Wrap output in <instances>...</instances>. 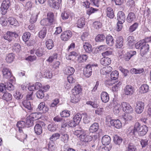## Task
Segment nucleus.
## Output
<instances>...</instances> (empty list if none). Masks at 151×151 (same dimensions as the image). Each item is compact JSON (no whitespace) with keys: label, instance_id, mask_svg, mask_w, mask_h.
I'll list each match as a JSON object with an SVG mask.
<instances>
[{"label":"nucleus","instance_id":"c03bdc74","mask_svg":"<svg viewBox=\"0 0 151 151\" xmlns=\"http://www.w3.org/2000/svg\"><path fill=\"white\" fill-rule=\"evenodd\" d=\"M105 38V36L103 34L98 35L96 37L95 39L96 42H101L104 41Z\"/></svg>","mask_w":151,"mask_h":151},{"label":"nucleus","instance_id":"39448f33","mask_svg":"<svg viewBox=\"0 0 151 151\" xmlns=\"http://www.w3.org/2000/svg\"><path fill=\"white\" fill-rule=\"evenodd\" d=\"M93 66V65L88 64L84 69L83 74L87 78H89L91 75L92 69V67Z\"/></svg>","mask_w":151,"mask_h":151},{"label":"nucleus","instance_id":"09e8293b","mask_svg":"<svg viewBox=\"0 0 151 151\" xmlns=\"http://www.w3.org/2000/svg\"><path fill=\"white\" fill-rule=\"evenodd\" d=\"M139 26V23L137 22H135L132 25L130 26L129 28V30L130 32H132L135 31L138 28Z\"/></svg>","mask_w":151,"mask_h":151},{"label":"nucleus","instance_id":"79ce46f5","mask_svg":"<svg viewBox=\"0 0 151 151\" xmlns=\"http://www.w3.org/2000/svg\"><path fill=\"white\" fill-rule=\"evenodd\" d=\"M82 117V115L79 113H78L75 115L73 118V120L76 123L78 124L81 120Z\"/></svg>","mask_w":151,"mask_h":151},{"label":"nucleus","instance_id":"aec40b11","mask_svg":"<svg viewBox=\"0 0 151 151\" xmlns=\"http://www.w3.org/2000/svg\"><path fill=\"white\" fill-rule=\"evenodd\" d=\"M83 47L85 51L87 52L90 53L92 51L91 45L88 42L83 43Z\"/></svg>","mask_w":151,"mask_h":151},{"label":"nucleus","instance_id":"3c124183","mask_svg":"<svg viewBox=\"0 0 151 151\" xmlns=\"http://www.w3.org/2000/svg\"><path fill=\"white\" fill-rule=\"evenodd\" d=\"M12 50L14 52H19L21 50L20 45L18 43H15L13 46Z\"/></svg>","mask_w":151,"mask_h":151},{"label":"nucleus","instance_id":"ddd939ff","mask_svg":"<svg viewBox=\"0 0 151 151\" xmlns=\"http://www.w3.org/2000/svg\"><path fill=\"white\" fill-rule=\"evenodd\" d=\"M136 19V16L134 13L133 12H130L127 15L126 21L128 23H132L135 21Z\"/></svg>","mask_w":151,"mask_h":151},{"label":"nucleus","instance_id":"72a5a7b5","mask_svg":"<svg viewBox=\"0 0 151 151\" xmlns=\"http://www.w3.org/2000/svg\"><path fill=\"white\" fill-rule=\"evenodd\" d=\"M3 99L7 102L10 101L12 99V96L11 94L5 92L3 95Z\"/></svg>","mask_w":151,"mask_h":151},{"label":"nucleus","instance_id":"412c9836","mask_svg":"<svg viewBox=\"0 0 151 151\" xmlns=\"http://www.w3.org/2000/svg\"><path fill=\"white\" fill-rule=\"evenodd\" d=\"M16 126L18 129V130L20 133L22 132V129L25 127H26L25 122L23 121H20L18 122Z\"/></svg>","mask_w":151,"mask_h":151},{"label":"nucleus","instance_id":"e433bc0d","mask_svg":"<svg viewBox=\"0 0 151 151\" xmlns=\"http://www.w3.org/2000/svg\"><path fill=\"white\" fill-rule=\"evenodd\" d=\"M47 33V29L46 27H44L39 32V36L41 39L44 38Z\"/></svg>","mask_w":151,"mask_h":151},{"label":"nucleus","instance_id":"c85d7f7f","mask_svg":"<svg viewBox=\"0 0 151 151\" xmlns=\"http://www.w3.org/2000/svg\"><path fill=\"white\" fill-rule=\"evenodd\" d=\"M106 42L109 46H112L114 43V40L112 36L109 35L106 37Z\"/></svg>","mask_w":151,"mask_h":151},{"label":"nucleus","instance_id":"4468645a","mask_svg":"<svg viewBox=\"0 0 151 151\" xmlns=\"http://www.w3.org/2000/svg\"><path fill=\"white\" fill-rule=\"evenodd\" d=\"M3 77L6 78H9L12 76L10 70L8 68H4L2 70Z\"/></svg>","mask_w":151,"mask_h":151},{"label":"nucleus","instance_id":"4be33fe9","mask_svg":"<svg viewBox=\"0 0 151 151\" xmlns=\"http://www.w3.org/2000/svg\"><path fill=\"white\" fill-rule=\"evenodd\" d=\"M111 59L108 57H103L101 60L100 62L101 64L104 65H107L111 63Z\"/></svg>","mask_w":151,"mask_h":151},{"label":"nucleus","instance_id":"6ab92c4d","mask_svg":"<svg viewBox=\"0 0 151 151\" xmlns=\"http://www.w3.org/2000/svg\"><path fill=\"white\" fill-rule=\"evenodd\" d=\"M101 97L102 101L104 103L107 102L109 100V94L106 92H102L101 94Z\"/></svg>","mask_w":151,"mask_h":151},{"label":"nucleus","instance_id":"9d476101","mask_svg":"<svg viewBox=\"0 0 151 151\" xmlns=\"http://www.w3.org/2000/svg\"><path fill=\"white\" fill-rule=\"evenodd\" d=\"M50 5L56 9H58L60 7L62 0H49Z\"/></svg>","mask_w":151,"mask_h":151},{"label":"nucleus","instance_id":"f257e3e1","mask_svg":"<svg viewBox=\"0 0 151 151\" xmlns=\"http://www.w3.org/2000/svg\"><path fill=\"white\" fill-rule=\"evenodd\" d=\"M148 127L145 125L141 126L138 122L136 123L134 127H130L128 129V132L131 135L134 136L138 134L139 136L145 135L148 131Z\"/></svg>","mask_w":151,"mask_h":151},{"label":"nucleus","instance_id":"9b49d317","mask_svg":"<svg viewBox=\"0 0 151 151\" xmlns=\"http://www.w3.org/2000/svg\"><path fill=\"white\" fill-rule=\"evenodd\" d=\"M125 18V14L123 12L119 11L118 12L117 14V20L120 24H123L124 22Z\"/></svg>","mask_w":151,"mask_h":151},{"label":"nucleus","instance_id":"7c9ffc66","mask_svg":"<svg viewBox=\"0 0 151 151\" xmlns=\"http://www.w3.org/2000/svg\"><path fill=\"white\" fill-rule=\"evenodd\" d=\"M128 45L129 48H132L134 44V37L132 36H129L128 37Z\"/></svg>","mask_w":151,"mask_h":151},{"label":"nucleus","instance_id":"603ef678","mask_svg":"<svg viewBox=\"0 0 151 151\" xmlns=\"http://www.w3.org/2000/svg\"><path fill=\"white\" fill-rule=\"evenodd\" d=\"M29 116L32 120L34 119V120H37L40 117V114L37 112L32 113Z\"/></svg>","mask_w":151,"mask_h":151},{"label":"nucleus","instance_id":"5701e85b","mask_svg":"<svg viewBox=\"0 0 151 151\" xmlns=\"http://www.w3.org/2000/svg\"><path fill=\"white\" fill-rule=\"evenodd\" d=\"M74 69L71 67H67L65 68L64 70L65 74L68 75H72L74 72Z\"/></svg>","mask_w":151,"mask_h":151},{"label":"nucleus","instance_id":"b1692460","mask_svg":"<svg viewBox=\"0 0 151 151\" xmlns=\"http://www.w3.org/2000/svg\"><path fill=\"white\" fill-rule=\"evenodd\" d=\"M123 39L122 37L120 36L117 37L116 40V45L118 48H121L123 45Z\"/></svg>","mask_w":151,"mask_h":151},{"label":"nucleus","instance_id":"4d7b16f0","mask_svg":"<svg viewBox=\"0 0 151 151\" xmlns=\"http://www.w3.org/2000/svg\"><path fill=\"white\" fill-rule=\"evenodd\" d=\"M60 134L58 133H56L52 134V136L50 137V141L53 142L54 141H55L57 139H59L60 137Z\"/></svg>","mask_w":151,"mask_h":151},{"label":"nucleus","instance_id":"13d9d810","mask_svg":"<svg viewBox=\"0 0 151 151\" xmlns=\"http://www.w3.org/2000/svg\"><path fill=\"white\" fill-rule=\"evenodd\" d=\"M70 13L67 11H64L61 14V17L63 20L68 19L70 16Z\"/></svg>","mask_w":151,"mask_h":151},{"label":"nucleus","instance_id":"bb28decb","mask_svg":"<svg viewBox=\"0 0 151 151\" xmlns=\"http://www.w3.org/2000/svg\"><path fill=\"white\" fill-rule=\"evenodd\" d=\"M106 15L110 18L112 19L114 17V14L113 9L110 7H107L106 9Z\"/></svg>","mask_w":151,"mask_h":151},{"label":"nucleus","instance_id":"2eb2a0df","mask_svg":"<svg viewBox=\"0 0 151 151\" xmlns=\"http://www.w3.org/2000/svg\"><path fill=\"white\" fill-rule=\"evenodd\" d=\"M110 122L111 125L117 129H119L122 127V123L119 119H112L110 120Z\"/></svg>","mask_w":151,"mask_h":151},{"label":"nucleus","instance_id":"6e6d98bb","mask_svg":"<svg viewBox=\"0 0 151 151\" xmlns=\"http://www.w3.org/2000/svg\"><path fill=\"white\" fill-rule=\"evenodd\" d=\"M119 76L118 72L117 71H113L111 74L110 76L111 79L115 80L117 79Z\"/></svg>","mask_w":151,"mask_h":151},{"label":"nucleus","instance_id":"2f4dec72","mask_svg":"<svg viewBox=\"0 0 151 151\" xmlns=\"http://www.w3.org/2000/svg\"><path fill=\"white\" fill-rule=\"evenodd\" d=\"M85 20L84 18H81L79 19L77 21V25L78 27L82 28L85 25Z\"/></svg>","mask_w":151,"mask_h":151},{"label":"nucleus","instance_id":"de8ad7c7","mask_svg":"<svg viewBox=\"0 0 151 151\" xmlns=\"http://www.w3.org/2000/svg\"><path fill=\"white\" fill-rule=\"evenodd\" d=\"M87 58V56L86 55H80L78 58L77 61L79 63L83 62L86 60Z\"/></svg>","mask_w":151,"mask_h":151},{"label":"nucleus","instance_id":"0e129e2a","mask_svg":"<svg viewBox=\"0 0 151 151\" xmlns=\"http://www.w3.org/2000/svg\"><path fill=\"white\" fill-rule=\"evenodd\" d=\"M70 112L69 111H63L60 113V115L63 117H68L70 116Z\"/></svg>","mask_w":151,"mask_h":151},{"label":"nucleus","instance_id":"5fc2aeb1","mask_svg":"<svg viewBox=\"0 0 151 151\" xmlns=\"http://www.w3.org/2000/svg\"><path fill=\"white\" fill-rule=\"evenodd\" d=\"M79 101V96L78 95H73L72 96L70 101L71 102L76 103H78Z\"/></svg>","mask_w":151,"mask_h":151},{"label":"nucleus","instance_id":"423d86ee","mask_svg":"<svg viewBox=\"0 0 151 151\" xmlns=\"http://www.w3.org/2000/svg\"><path fill=\"white\" fill-rule=\"evenodd\" d=\"M18 36V35L15 32H12L10 31H8L3 36V38L5 40L10 42L12 40L14 37H16Z\"/></svg>","mask_w":151,"mask_h":151},{"label":"nucleus","instance_id":"473e14b6","mask_svg":"<svg viewBox=\"0 0 151 151\" xmlns=\"http://www.w3.org/2000/svg\"><path fill=\"white\" fill-rule=\"evenodd\" d=\"M22 104L23 106L28 110H31L32 109L30 101L27 100H24L22 102Z\"/></svg>","mask_w":151,"mask_h":151},{"label":"nucleus","instance_id":"bf43d9fd","mask_svg":"<svg viewBox=\"0 0 151 151\" xmlns=\"http://www.w3.org/2000/svg\"><path fill=\"white\" fill-rule=\"evenodd\" d=\"M82 141L85 142H88L91 141L93 137L92 135H90V134H88V133H87V135L86 136V139H84V137L82 136Z\"/></svg>","mask_w":151,"mask_h":151},{"label":"nucleus","instance_id":"8fccbe9b","mask_svg":"<svg viewBox=\"0 0 151 151\" xmlns=\"http://www.w3.org/2000/svg\"><path fill=\"white\" fill-rule=\"evenodd\" d=\"M31 36V34L30 32H27L24 33L22 36V39L23 40L26 42L29 40Z\"/></svg>","mask_w":151,"mask_h":151},{"label":"nucleus","instance_id":"6e6552de","mask_svg":"<svg viewBox=\"0 0 151 151\" xmlns=\"http://www.w3.org/2000/svg\"><path fill=\"white\" fill-rule=\"evenodd\" d=\"M136 105L135 109L136 112L139 114L141 113L144 109V103L142 101H137L136 102Z\"/></svg>","mask_w":151,"mask_h":151},{"label":"nucleus","instance_id":"58836bf2","mask_svg":"<svg viewBox=\"0 0 151 151\" xmlns=\"http://www.w3.org/2000/svg\"><path fill=\"white\" fill-rule=\"evenodd\" d=\"M113 140L115 144L119 145L122 141V139L118 135H115L114 136Z\"/></svg>","mask_w":151,"mask_h":151},{"label":"nucleus","instance_id":"338daca9","mask_svg":"<svg viewBox=\"0 0 151 151\" xmlns=\"http://www.w3.org/2000/svg\"><path fill=\"white\" fill-rule=\"evenodd\" d=\"M126 151H137V148L136 146L132 144H130L128 146L127 150Z\"/></svg>","mask_w":151,"mask_h":151},{"label":"nucleus","instance_id":"052dcab7","mask_svg":"<svg viewBox=\"0 0 151 151\" xmlns=\"http://www.w3.org/2000/svg\"><path fill=\"white\" fill-rule=\"evenodd\" d=\"M38 14H32L30 19V22L31 24H33L36 21L37 18Z\"/></svg>","mask_w":151,"mask_h":151},{"label":"nucleus","instance_id":"393cba45","mask_svg":"<svg viewBox=\"0 0 151 151\" xmlns=\"http://www.w3.org/2000/svg\"><path fill=\"white\" fill-rule=\"evenodd\" d=\"M101 142L104 145H108L110 142L111 138L108 135H105L102 138Z\"/></svg>","mask_w":151,"mask_h":151},{"label":"nucleus","instance_id":"a211bd4d","mask_svg":"<svg viewBox=\"0 0 151 151\" xmlns=\"http://www.w3.org/2000/svg\"><path fill=\"white\" fill-rule=\"evenodd\" d=\"M99 124L97 123H94L90 127L89 130L90 133H93L96 132L99 129Z\"/></svg>","mask_w":151,"mask_h":151},{"label":"nucleus","instance_id":"f03ea898","mask_svg":"<svg viewBox=\"0 0 151 151\" xmlns=\"http://www.w3.org/2000/svg\"><path fill=\"white\" fill-rule=\"evenodd\" d=\"M136 49H140V54L142 57L143 56L149 51V46L148 43L144 42L143 41H140L135 44Z\"/></svg>","mask_w":151,"mask_h":151},{"label":"nucleus","instance_id":"c756f323","mask_svg":"<svg viewBox=\"0 0 151 151\" xmlns=\"http://www.w3.org/2000/svg\"><path fill=\"white\" fill-rule=\"evenodd\" d=\"M44 48L39 47L35 50V54L38 57H40L44 54Z\"/></svg>","mask_w":151,"mask_h":151},{"label":"nucleus","instance_id":"49530a36","mask_svg":"<svg viewBox=\"0 0 151 151\" xmlns=\"http://www.w3.org/2000/svg\"><path fill=\"white\" fill-rule=\"evenodd\" d=\"M69 139L68 135L67 134L62 133L60 137L61 140L64 143H67Z\"/></svg>","mask_w":151,"mask_h":151},{"label":"nucleus","instance_id":"0eeeda50","mask_svg":"<svg viewBox=\"0 0 151 151\" xmlns=\"http://www.w3.org/2000/svg\"><path fill=\"white\" fill-rule=\"evenodd\" d=\"M72 36V33L69 30L63 32L61 34L60 37L63 41L68 40Z\"/></svg>","mask_w":151,"mask_h":151},{"label":"nucleus","instance_id":"f8f14e48","mask_svg":"<svg viewBox=\"0 0 151 151\" xmlns=\"http://www.w3.org/2000/svg\"><path fill=\"white\" fill-rule=\"evenodd\" d=\"M38 109L41 113H45L49 110L48 107L45 105V102H43L40 103L38 105Z\"/></svg>","mask_w":151,"mask_h":151},{"label":"nucleus","instance_id":"7ed1b4c3","mask_svg":"<svg viewBox=\"0 0 151 151\" xmlns=\"http://www.w3.org/2000/svg\"><path fill=\"white\" fill-rule=\"evenodd\" d=\"M11 6L9 0H4L0 7L1 12L2 15H4L7 13L8 9Z\"/></svg>","mask_w":151,"mask_h":151},{"label":"nucleus","instance_id":"37998d69","mask_svg":"<svg viewBox=\"0 0 151 151\" xmlns=\"http://www.w3.org/2000/svg\"><path fill=\"white\" fill-rule=\"evenodd\" d=\"M26 127H29L33 125V120L29 116H28L26 122H25Z\"/></svg>","mask_w":151,"mask_h":151},{"label":"nucleus","instance_id":"774afa93","mask_svg":"<svg viewBox=\"0 0 151 151\" xmlns=\"http://www.w3.org/2000/svg\"><path fill=\"white\" fill-rule=\"evenodd\" d=\"M101 143H100V144H98L97 146V149L100 151H109L107 147L104 146L103 145L101 146Z\"/></svg>","mask_w":151,"mask_h":151},{"label":"nucleus","instance_id":"dca6fc26","mask_svg":"<svg viewBox=\"0 0 151 151\" xmlns=\"http://www.w3.org/2000/svg\"><path fill=\"white\" fill-rule=\"evenodd\" d=\"M124 92L125 94L127 95H131L132 94L134 93L132 87L131 86H126L124 89Z\"/></svg>","mask_w":151,"mask_h":151},{"label":"nucleus","instance_id":"a878e982","mask_svg":"<svg viewBox=\"0 0 151 151\" xmlns=\"http://www.w3.org/2000/svg\"><path fill=\"white\" fill-rule=\"evenodd\" d=\"M82 89L79 85L75 86L72 89V92L73 95H78L81 91Z\"/></svg>","mask_w":151,"mask_h":151},{"label":"nucleus","instance_id":"4c0bfd02","mask_svg":"<svg viewBox=\"0 0 151 151\" xmlns=\"http://www.w3.org/2000/svg\"><path fill=\"white\" fill-rule=\"evenodd\" d=\"M8 22L9 24L12 25L17 26L18 23L16 19L12 17H9L8 19Z\"/></svg>","mask_w":151,"mask_h":151},{"label":"nucleus","instance_id":"c9c22d12","mask_svg":"<svg viewBox=\"0 0 151 151\" xmlns=\"http://www.w3.org/2000/svg\"><path fill=\"white\" fill-rule=\"evenodd\" d=\"M149 90V87L147 84H144L142 85L140 88L139 91L141 93H145L147 92Z\"/></svg>","mask_w":151,"mask_h":151},{"label":"nucleus","instance_id":"a19ab883","mask_svg":"<svg viewBox=\"0 0 151 151\" xmlns=\"http://www.w3.org/2000/svg\"><path fill=\"white\" fill-rule=\"evenodd\" d=\"M46 45L48 49H52L54 46L53 42L52 40L50 39L47 40L46 42Z\"/></svg>","mask_w":151,"mask_h":151},{"label":"nucleus","instance_id":"cd10ccee","mask_svg":"<svg viewBox=\"0 0 151 151\" xmlns=\"http://www.w3.org/2000/svg\"><path fill=\"white\" fill-rule=\"evenodd\" d=\"M14 58L15 56L13 53H9L6 55L5 60L7 63H10L13 62Z\"/></svg>","mask_w":151,"mask_h":151},{"label":"nucleus","instance_id":"864d4df0","mask_svg":"<svg viewBox=\"0 0 151 151\" xmlns=\"http://www.w3.org/2000/svg\"><path fill=\"white\" fill-rule=\"evenodd\" d=\"M47 128L49 131L54 132L56 129V126L54 123H52L48 125Z\"/></svg>","mask_w":151,"mask_h":151},{"label":"nucleus","instance_id":"680f3d73","mask_svg":"<svg viewBox=\"0 0 151 151\" xmlns=\"http://www.w3.org/2000/svg\"><path fill=\"white\" fill-rule=\"evenodd\" d=\"M65 119L61 116H56L53 118V120L55 122H63Z\"/></svg>","mask_w":151,"mask_h":151},{"label":"nucleus","instance_id":"69168bd1","mask_svg":"<svg viewBox=\"0 0 151 151\" xmlns=\"http://www.w3.org/2000/svg\"><path fill=\"white\" fill-rule=\"evenodd\" d=\"M57 54L55 53L52 56H50L48 59L47 60V61L49 62L52 63L54 60L57 59Z\"/></svg>","mask_w":151,"mask_h":151},{"label":"nucleus","instance_id":"1a4fd4ad","mask_svg":"<svg viewBox=\"0 0 151 151\" xmlns=\"http://www.w3.org/2000/svg\"><path fill=\"white\" fill-rule=\"evenodd\" d=\"M111 104L113 107V111L114 114L116 115L118 114L121 110L120 105L115 101H113Z\"/></svg>","mask_w":151,"mask_h":151},{"label":"nucleus","instance_id":"f3484780","mask_svg":"<svg viewBox=\"0 0 151 151\" xmlns=\"http://www.w3.org/2000/svg\"><path fill=\"white\" fill-rule=\"evenodd\" d=\"M112 68L110 66H106L101 69L100 73L103 75H106L109 73L112 70Z\"/></svg>","mask_w":151,"mask_h":151},{"label":"nucleus","instance_id":"f704fd0d","mask_svg":"<svg viewBox=\"0 0 151 151\" xmlns=\"http://www.w3.org/2000/svg\"><path fill=\"white\" fill-rule=\"evenodd\" d=\"M84 130L80 127H77L76 129L74 132V135L77 136H79V137L81 135H82L84 133Z\"/></svg>","mask_w":151,"mask_h":151},{"label":"nucleus","instance_id":"e2e57ef3","mask_svg":"<svg viewBox=\"0 0 151 151\" xmlns=\"http://www.w3.org/2000/svg\"><path fill=\"white\" fill-rule=\"evenodd\" d=\"M44 92L42 91L39 89L37 92L36 95L37 97L40 99H42L44 96Z\"/></svg>","mask_w":151,"mask_h":151},{"label":"nucleus","instance_id":"20e7f679","mask_svg":"<svg viewBox=\"0 0 151 151\" xmlns=\"http://www.w3.org/2000/svg\"><path fill=\"white\" fill-rule=\"evenodd\" d=\"M121 105L123 110L125 112L130 113L133 112V109L129 103L124 102L122 103Z\"/></svg>","mask_w":151,"mask_h":151},{"label":"nucleus","instance_id":"a18cd8bd","mask_svg":"<svg viewBox=\"0 0 151 151\" xmlns=\"http://www.w3.org/2000/svg\"><path fill=\"white\" fill-rule=\"evenodd\" d=\"M47 19L50 23H52L55 20L53 13L52 12L48 13Z\"/></svg>","mask_w":151,"mask_h":151},{"label":"nucleus","instance_id":"ea45409f","mask_svg":"<svg viewBox=\"0 0 151 151\" xmlns=\"http://www.w3.org/2000/svg\"><path fill=\"white\" fill-rule=\"evenodd\" d=\"M35 132L37 134H40L42 131V127L39 124H36L34 127Z\"/></svg>","mask_w":151,"mask_h":151}]
</instances>
